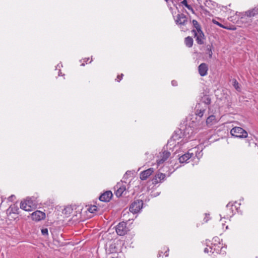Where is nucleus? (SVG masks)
I'll return each mask as SVG.
<instances>
[{
  "instance_id": "1",
  "label": "nucleus",
  "mask_w": 258,
  "mask_h": 258,
  "mask_svg": "<svg viewBox=\"0 0 258 258\" xmlns=\"http://www.w3.org/2000/svg\"><path fill=\"white\" fill-rule=\"evenodd\" d=\"M236 15L237 17V20L234 16H231L229 18V20L235 23L239 27L248 28L250 30L258 31V26L253 21V17L258 15V5L244 12H236Z\"/></svg>"
},
{
  "instance_id": "2",
  "label": "nucleus",
  "mask_w": 258,
  "mask_h": 258,
  "mask_svg": "<svg viewBox=\"0 0 258 258\" xmlns=\"http://www.w3.org/2000/svg\"><path fill=\"white\" fill-rule=\"evenodd\" d=\"M180 128L183 133V139L178 143L185 144L190 140H193L194 136L201 128L199 121L194 116L187 117L185 120L181 123Z\"/></svg>"
},
{
  "instance_id": "3",
  "label": "nucleus",
  "mask_w": 258,
  "mask_h": 258,
  "mask_svg": "<svg viewBox=\"0 0 258 258\" xmlns=\"http://www.w3.org/2000/svg\"><path fill=\"white\" fill-rule=\"evenodd\" d=\"M193 26L196 29H193L191 32L196 38V41L198 44H204V40L205 39V35L202 30V28L198 22L196 20L192 21Z\"/></svg>"
},
{
  "instance_id": "4",
  "label": "nucleus",
  "mask_w": 258,
  "mask_h": 258,
  "mask_svg": "<svg viewBox=\"0 0 258 258\" xmlns=\"http://www.w3.org/2000/svg\"><path fill=\"white\" fill-rule=\"evenodd\" d=\"M183 133L180 128L178 130L174 132V134L172 135L170 140L168 141V143L170 144V145H173L176 146L179 145L180 147L183 145L184 144L178 143V142H180L183 139Z\"/></svg>"
},
{
  "instance_id": "5",
  "label": "nucleus",
  "mask_w": 258,
  "mask_h": 258,
  "mask_svg": "<svg viewBox=\"0 0 258 258\" xmlns=\"http://www.w3.org/2000/svg\"><path fill=\"white\" fill-rule=\"evenodd\" d=\"M171 153L164 148L157 155L156 164L157 166L162 165L170 157Z\"/></svg>"
},
{
  "instance_id": "6",
  "label": "nucleus",
  "mask_w": 258,
  "mask_h": 258,
  "mask_svg": "<svg viewBox=\"0 0 258 258\" xmlns=\"http://www.w3.org/2000/svg\"><path fill=\"white\" fill-rule=\"evenodd\" d=\"M232 136L238 138H246L247 137L248 134L242 127L236 126L232 128L230 131Z\"/></svg>"
},
{
  "instance_id": "7",
  "label": "nucleus",
  "mask_w": 258,
  "mask_h": 258,
  "mask_svg": "<svg viewBox=\"0 0 258 258\" xmlns=\"http://www.w3.org/2000/svg\"><path fill=\"white\" fill-rule=\"evenodd\" d=\"M143 203L142 200H135L130 207V211L133 214H136L142 209Z\"/></svg>"
},
{
  "instance_id": "8",
  "label": "nucleus",
  "mask_w": 258,
  "mask_h": 258,
  "mask_svg": "<svg viewBox=\"0 0 258 258\" xmlns=\"http://www.w3.org/2000/svg\"><path fill=\"white\" fill-rule=\"evenodd\" d=\"M193 150H197V149L194 148L191 150H189L187 153H185L182 156H180L179 158V162L181 163H185L188 162V160L190 159L194 158H195V154L193 152H190L191 151ZM195 156L197 157V158L199 159L198 156L197 154L195 155Z\"/></svg>"
},
{
  "instance_id": "9",
  "label": "nucleus",
  "mask_w": 258,
  "mask_h": 258,
  "mask_svg": "<svg viewBox=\"0 0 258 258\" xmlns=\"http://www.w3.org/2000/svg\"><path fill=\"white\" fill-rule=\"evenodd\" d=\"M116 233L120 236L124 235L128 231V228L126 226V223L124 222L119 223L116 226Z\"/></svg>"
},
{
  "instance_id": "10",
  "label": "nucleus",
  "mask_w": 258,
  "mask_h": 258,
  "mask_svg": "<svg viewBox=\"0 0 258 258\" xmlns=\"http://www.w3.org/2000/svg\"><path fill=\"white\" fill-rule=\"evenodd\" d=\"M235 207V209H237L236 206L231 202H229L226 206L225 210L226 211V215H223L224 218H228L229 217H231L233 215V207Z\"/></svg>"
},
{
  "instance_id": "11",
  "label": "nucleus",
  "mask_w": 258,
  "mask_h": 258,
  "mask_svg": "<svg viewBox=\"0 0 258 258\" xmlns=\"http://www.w3.org/2000/svg\"><path fill=\"white\" fill-rule=\"evenodd\" d=\"M115 195L117 197H119L122 195L123 192L125 191L126 186L123 183H117L115 186Z\"/></svg>"
},
{
  "instance_id": "12",
  "label": "nucleus",
  "mask_w": 258,
  "mask_h": 258,
  "mask_svg": "<svg viewBox=\"0 0 258 258\" xmlns=\"http://www.w3.org/2000/svg\"><path fill=\"white\" fill-rule=\"evenodd\" d=\"M176 24L184 25L187 22V18L183 14H178L174 19Z\"/></svg>"
},
{
  "instance_id": "13",
  "label": "nucleus",
  "mask_w": 258,
  "mask_h": 258,
  "mask_svg": "<svg viewBox=\"0 0 258 258\" xmlns=\"http://www.w3.org/2000/svg\"><path fill=\"white\" fill-rule=\"evenodd\" d=\"M45 217V214L40 211H36L31 214V218L35 221H39Z\"/></svg>"
},
{
  "instance_id": "14",
  "label": "nucleus",
  "mask_w": 258,
  "mask_h": 258,
  "mask_svg": "<svg viewBox=\"0 0 258 258\" xmlns=\"http://www.w3.org/2000/svg\"><path fill=\"white\" fill-rule=\"evenodd\" d=\"M32 201L30 199H27L25 201L21 202L20 208L26 211H31L32 210Z\"/></svg>"
},
{
  "instance_id": "15",
  "label": "nucleus",
  "mask_w": 258,
  "mask_h": 258,
  "mask_svg": "<svg viewBox=\"0 0 258 258\" xmlns=\"http://www.w3.org/2000/svg\"><path fill=\"white\" fill-rule=\"evenodd\" d=\"M207 108L201 105V103H198L196 106L195 114L197 116L201 118L203 116Z\"/></svg>"
},
{
  "instance_id": "16",
  "label": "nucleus",
  "mask_w": 258,
  "mask_h": 258,
  "mask_svg": "<svg viewBox=\"0 0 258 258\" xmlns=\"http://www.w3.org/2000/svg\"><path fill=\"white\" fill-rule=\"evenodd\" d=\"M208 66L206 63H202L198 67V72L201 77H204L208 74Z\"/></svg>"
},
{
  "instance_id": "17",
  "label": "nucleus",
  "mask_w": 258,
  "mask_h": 258,
  "mask_svg": "<svg viewBox=\"0 0 258 258\" xmlns=\"http://www.w3.org/2000/svg\"><path fill=\"white\" fill-rule=\"evenodd\" d=\"M165 174L161 172L157 173L152 179L153 183L156 184L160 182L165 180Z\"/></svg>"
},
{
  "instance_id": "18",
  "label": "nucleus",
  "mask_w": 258,
  "mask_h": 258,
  "mask_svg": "<svg viewBox=\"0 0 258 258\" xmlns=\"http://www.w3.org/2000/svg\"><path fill=\"white\" fill-rule=\"evenodd\" d=\"M154 172L153 168H150L140 173V178L142 180H146Z\"/></svg>"
},
{
  "instance_id": "19",
  "label": "nucleus",
  "mask_w": 258,
  "mask_h": 258,
  "mask_svg": "<svg viewBox=\"0 0 258 258\" xmlns=\"http://www.w3.org/2000/svg\"><path fill=\"white\" fill-rule=\"evenodd\" d=\"M112 197V192L110 190L106 191L102 194L99 197V200L102 202H108Z\"/></svg>"
},
{
  "instance_id": "20",
  "label": "nucleus",
  "mask_w": 258,
  "mask_h": 258,
  "mask_svg": "<svg viewBox=\"0 0 258 258\" xmlns=\"http://www.w3.org/2000/svg\"><path fill=\"white\" fill-rule=\"evenodd\" d=\"M211 99L209 95H204L202 97L199 103H201V105L205 107L206 108L208 107V105L211 103Z\"/></svg>"
},
{
  "instance_id": "21",
  "label": "nucleus",
  "mask_w": 258,
  "mask_h": 258,
  "mask_svg": "<svg viewBox=\"0 0 258 258\" xmlns=\"http://www.w3.org/2000/svg\"><path fill=\"white\" fill-rule=\"evenodd\" d=\"M209 248L211 253H220L222 251V247L216 244H212L211 246H209Z\"/></svg>"
},
{
  "instance_id": "22",
  "label": "nucleus",
  "mask_w": 258,
  "mask_h": 258,
  "mask_svg": "<svg viewBox=\"0 0 258 258\" xmlns=\"http://www.w3.org/2000/svg\"><path fill=\"white\" fill-rule=\"evenodd\" d=\"M217 122V120L216 119L215 116L212 115H210L209 117H207L206 119V123L208 126H211L213 124H215Z\"/></svg>"
},
{
  "instance_id": "23",
  "label": "nucleus",
  "mask_w": 258,
  "mask_h": 258,
  "mask_svg": "<svg viewBox=\"0 0 258 258\" xmlns=\"http://www.w3.org/2000/svg\"><path fill=\"white\" fill-rule=\"evenodd\" d=\"M213 49L214 47L212 44H208L206 46L205 53L208 55L210 58L212 57Z\"/></svg>"
},
{
  "instance_id": "24",
  "label": "nucleus",
  "mask_w": 258,
  "mask_h": 258,
  "mask_svg": "<svg viewBox=\"0 0 258 258\" xmlns=\"http://www.w3.org/2000/svg\"><path fill=\"white\" fill-rule=\"evenodd\" d=\"M184 42L186 46L191 47L193 45V39L191 37L188 36L185 38Z\"/></svg>"
},
{
  "instance_id": "25",
  "label": "nucleus",
  "mask_w": 258,
  "mask_h": 258,
  "mask_svg": "<svg viewBox=\"0 0 258 258\" xmlns=\"http://www.w3.org/2000/svg\"><path fill=\"white\" fill-rule=\"evenodd\" d=\"M72 212L73 209L71 206H67L62 210V213L66 216H69Z\"/></svg>"
},
{
  "instance_id": "26",
  "label": "nucleus",
  "mask_w": 258,
  "mask_h": 258,
  "mask_svg": "<svg viewBox=\"0 0 258 258\" xmlns=\"http://www.w3.org/2000/svg\"><path fill=\"white\" fill-rule=\"evenodd\" d=\"M232 82H233V86L235 88V89L238 92H240L241 88L240 87V85H239L238 82H237V81L236 79H233Z\"/></svg>"
},
{
  "instance_id": "27",
  "label": "nucleus",
  "mask_w": 258,
  "mask_h": 258,
  "mask_svg": "<svg viewBox=\"0 0 258 258\" xmlns=\"http://www.w3.org/2000/svg\"><path fill=\"white\" fill-rule=\"evenodd\" d=\"M181 4L182 5H184L188 10L191 11V12L192 13H194V10H193V9L191 8V7L188 5L187 4V1L186 0H183L181 2Z\"/></svg>"
},
{
  "instance_id": "28",
  "label": "nucleus",
  "mask_w": 258,
  "mask_h": 258,
  "mask_svg": "<svg viewBox=\"0 0 258 258\" xmlns=\"http://www.w3.org/2000/svg\"><path fill=\"white\" fill-rule=\"evenodd\" d=\"M8 210H10V213L18 214L19 208L17 206H14L13 207H10Z\"/></svg>"
},
{
  "instance_id": "29",
  "label": "nucleus",
  "mask_w": 258,
  "mask_h": 258,
  "mask_svg": "<svg viewBox=\"0 0 258 258\" xmlns=\"http://www.w3.org/2000/svg\"><path fill=\"white\" fill-rule=\"evenodd\" d=\"M197 1L200 5H202V0ZM212 2L211 0H206L205 2L204 3V4L206 6L210 7L211 4L213 5V4H212Z\"/></svg>"
},
{
  "instance_id": "30",
  "label": "nucleus",
  "mask_w": 258,
  "mask_h": 258,
  "mask_svg": "<svg viewBox=\"0 0 258 258\" xmlns=\"http://www.w3.org/2000/svg\"><path fill=\"white\" fill-rule=\"evenodd\" d=\"M97 207L94 205L90 207L89 208L88 211L91 213H94L97 211Z\"/></svg>"
},
{
  "instance_id": "31",
  "label": "nucleus",
  "mask_w": 258,
  "mask_h": 258,
  "mask_svg": "<svg viewBox=\"0 0 258 258\" xmlns=\"http://www.w3.org/2000/svg\"><path fill=\"white\" fill-rule=\"evenodd\" d=\"M41 233L43 235H48V231L47 228H43L41 230Z\"/></svg>"
},
{
  "instance_id": "32",
  "label": "nucleus",
  "mask_w": 258,
  "mask_h": 258,
  "mask_svg": "<svg viewBox=\"0 0 258 258\" xmlns=\"http://www.w3.org/2000/svg\"><path fill=\"white\" fill-rule=\"evenodd\" d=\"M213 22L221 28L227 29L226 27H224V26L222 24H221V23H220L219 22H217L216 20H213Z\"/></svg>"
},
{
  "instance_id": "33",
  "label": "nucleus",
  "mask_w": 258,
  "mask_h": 258,
  "mask_svg": "<svg viewBox=\"0 0 258 258\" xmlns=\"http://www.w3.org/2000/svg\"><path fill=\"white\" fill-rule=\"evenodd\" d=\"M123 75L122 74H121L120 76H118L117 77V79H116L115 80L117 81V82H119L120 81H121V80L122 79V77H123Z\"/></svg>"
},
{
  "instance_id": "34",
  "label": "nucleus",
  "mask_w": 258,
  "mask_h": 258,
  "mask_svg": "<svg viewBox=\"0 0 258 258\" xmlns=\"http://www.w3.org/2000/svg\"><path fill=\"white\" fill-rule=\"evenodd\" d=\"M62 67V64L60 65V64H58L57 65V66L56 67V70H58V76H60V67Z\"/></svg>"
},
{
  "instance_id": "35",
  "label": "nucleus",
  "mask_w": 258,
  "mask_h": 258,
  "mask_svg": "<svg viewBox=\"0 0 258 258\" xmlns=\"http://www.w3.org/2000/svg\"><path fill=\"white\" fill-rule=\"evenodd\" d=\"M14 199H15V197L14 195H12L10 197H9L8 200L9 201L12 202L14 200Z\"/></svg>"
},
{
  "instance_id": "36",
  "label": "nucleus",
  "mask_w": 258,
  "mask_h": 258,
  "mask_svg": "<svg viewBox=\"0 0 258 258\" xmlns=\"http://www.w3.org/2000/svg\"><path fill=\"white\" fill-rule=\"evenodd\" d=\"M171 84H172V85L173 86H177V82L176 81H175V80L172 81Z\"/></svg>"
},
{
  "instance_id": "37",
  "label": "nucleus",
  "mask_w": 258,
  "mask_h": 258,
  "mask_svg": "<svg viewBox=\"0 0 258 258\" xmlns=\"http://www.w3.org/2000/svg\"><path fill=\"white\" fill-rule=\"evenodd\" d=\"M204 252L205 253H209V252H210V249L209 248V247L205 248L204 249Z\"/></svg>"
},
{
  "instance_id": "38",
  "label": "nucleus",
  "mask_w": 258,
  "mask_h": 258,
  "mask_svg": "<svg viewBox=\"0 0 258 258\" xmlns=\"http://www.w3.org/2000/svg\"><path fill=\"white\" fill-rule=\"evenodd\" d=\"M204 220L206 222H207L208 221H209V218H208L207 216L206 217H205L204 219Z\"/></svg>"
},
{
  "instance_id": "39",
  "label": "nucleus",
  "mask_w": 258,
  "mask_h": 258,
  "mask_svg": "<svg viewBox=\"0 0 258 258\" xmlns=\"http://www.w3.org/2000/svg\"><path fill=\"white\" fill-rule=\"evenodd\" d=\"M169 251V248L167 249V250L165 252V256H167L168 255V251Z\"/></svg>"
},
{
  "instance_id": "40",
  "label": "nucleus",
  "mask_w": 258,
  "mask_h": 258,
  "mask_svg": "<svg viewBox=\"0 0 258 258\" xmlns=\"http://www.w3.org/2000/svg\"><path fill=\"white\" fill-rule=\"evenodd\" d=\"M89 59V58H85L86 61H87Z\"/></svg>"
},
{
  "instance_id": "41",
  "label": "nucleus",
  "mask_w": 258,
  "mask_h": 258,
  "mask_svg": "<svg viewBox=\"0 0 258 258\" xmlns=\"http://www.w3.org/2000/svg\"><path fill=\"white\" fill-rule=\"evenodd\" d=\"M161 256V253H159L158 255V256L159 257Z\"/></svg>"
},
{
  "instance_id": "42",
  "label": "nucleus",
  "mask_w": 258,
  "mask_h": 258,
  "mask_svg": "<svg viewBox=\"0 0 258 258\" xmlns=\"http://www.w3.org/2000/svg\"><path fill=\"white\" fill-rule=\"evenodd\" d=\"M84 65H85V64H84V63H82V64H81V66H84Z\"/></svg>"
},
{
  "instance_id": "43",
  "label": "nucleus",
  "mask_w": 258,
  "mask_h": 258,
  "mask_svg": "<svg viewBox=\"0 0 258 258\" xmlns=\"http://www.w3.org/2000/svg\"><path fill=\"white\" fill-rule=\"evenodd\" d=\"M220 216L221 217H222V214H220Z\"/></svg>"
},
{
  "instance_id": "44",
  "label": "nucleus",
  "mask_w": 258,
  "mask_h": 258,
  "mask_svg": "<svg viewBox=\"0 0 258 258\" xmlns=\"http://www.w3.org/2000/svg\"><path fill=\"white\" fill-rule=\"evenodd\" d=\"M166 2H167L168 0H165Z\"/></svg>"
},
{
  "instance_id": "45",
  "label": "nucleus",
  "mask_w": 258,
  "mask_h": 258,
  "mask_svg": "<svg viewBox=\"0 0 258 258\" xmlns=\"http://www.w3.org/2000/svg\"><path fill=\"white\" fill-rule=\"evenodd\" d=\"M37 258H39V257H38Z\"/></svg>"
}]
</instances>
